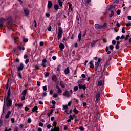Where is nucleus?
<instances>
[{"instance_id": "obj_24", "label": "nucleus", "mask_w": 131, "mask_h": 131, "mask_svg": "<svg viewBox=\"0 0 131 131\" xmlns=\"http://www.w3.org/2000/svg\"><path fill=\"white\" fill-rule=\"evenodd\" d=\"M58 2L59 7H62L63 2H62V0H58Z\"/></svg>"}, {"instance_id": "obj_25", "label": "nucleus", "mask_w": 131, "mask_h": 131, "mask_svg": "<svg viewBox=\"0 0 131 131\" xmlns=\"http://www.w3.org/2000/svg\"><path fill=\"white\" fill-rule=\"evenodd\" d=\"M78 40L80 41L81 40V32H80L78 36Z\"/></svg>"}, {"instance_id": "obj_49", "label": "nucleus", "mask_w": 131, "mask_h": 131, "mask_svg": "<svg viewBox=\"0 0 131 131\" xmlns=\"http://www.w3.org/2000/svg\"><path fill=\"white\" fill-rule=\"evenodd\" d=\"M41 65L43 66V67H47V64H46V63L45 62H42Z\"/></svg>"}, {"instance_id": "obj_13", "label": "nucleus", "mask_w": 131, "mask_h": 131, "mask_svg": "<svg viewBox=\"0 0 131 131\" xmlns=\"http://www.w3.org/2000/svg\"><path fill=\"white\" fill-rule=\"evenodd\" d=\"M11 113H12V112L11 111H9L5 116V118H6L7 119H8V118H9L10 115H11Z\"/></svg>"}, {"instance_id": "obj_46", "label": "nucleus", "mask_w": 131, "mask_h": 131, "mask_svg": "<svg viewBox=\"0 0 131 131\" xmlns=\"http://www.w3.org/2000/svg\"><path fill=\"white\" fill-rule=\"evenodd\" d=\"M122 33H125V27L122 28Z\"/></svg>"}, {"instance_id": "obj_2", "label": "nucleus", "mask_w": 131, "mask_h": 131, "mask_svg": "<svg viewBox=\"0 0 131 131\" xmlns=\"http://www.w3.org/2000/svg\"><path fill=\"white\" fill-rule=\"evenodd\" d=\"M95 27L96 29H102V28H106L107 27V23H104L103 25H100L99 24H96Z\"/></svg>"}, {"instance_id": "obj_7", "label": "nucleus", "mask_w": 131, "mask_h": 131, "mask_svg": "<svg viewBox=\"0 0 131 131\" xmlns=\"http://www.w3.org/2000/svg\"><path fill=\"white\" fill-rule=\"evenodd\" d=\"M53 7V3L51 1H49L48 3L47 8L48 9H51Z\"/></svg>"}, {"instance_id": "obj_63", "label": "nucleus", "mask_w": 131, "mask_h": 131, "mask_svg": "<svg viewBox=\"0 0 131 131\" xmlns=\"http://www.w3.org/2000/svg\"><path fill=\"white\" fill-rule=\"evenodd\" d=\"M81 77H82V78H85V75L84 74H82Z\"/></svg>"}, {"instance_id": "obj_14", "label": "nucleus", "mask_w": 131, "mask_h": 131, "mask_svg": "<svg viewBox=\"0 0 131 131\" xmlns=\"http://www.w3.org/2000/svg\"><path fill=\"white\" fill-rule=\"evenodd\" d=\"M100 92H97L96 94V101H99V100L100 99Z\"/></svg>"}, {"instance_id": "obj_38", "label": "nucleus", "mask_w": 131, "mask_h": 131, "mask_svg": "<svg viewBox=\"0 0 131 131\" xmlns=\"http://www.w3.org/2000/svg\"><path fill=\"white\" fill-rule=\"evenodd\" d=\"M74 92H76L77 91H78V86H75L74 88Z\"/></svg>"}, {"instance_id": "obj_61", "label": "nucleus", "mask_w": 131, "mask_h": 131, "mask_svg": "<svg viewBox=\"0 0 131 131\" xmlns=\"http://www.w3.org/2000/svg\"><path fill=\"white\" fill-rule=\"evenodd\" d=\"M42 63H47V59H43L42 61Z\"/></svg>"}, {"instance_id": "obj_56", "label": "nucleus", "mask_w": 131, "mask_h": 131, "mask_svg": "<svg viewBox=\"0 0 131 131\" xmlns=\"http://www.w3.org/2000/svg\"><path fill=\"white\" fill-rule=\"evenodd\" d=\"M37 85L38 86H40V82L37 81Z\"/></svg>"}, {"instance_id": "obj_41", "label": "nucleus", "mask_w": 131, "mask_h": 131, "mask_svg": "<svg viewBox=\"0 0 131 131\" xmlns=\"http://www.w3.org/2000/svg\"><path fill=\"white\" fill-rule=\"evenodd\" d=\"M79 129H80V130L83 131L84 130V128L82 126H80Z\"/></svg>"}, {"instance_id": "obj_15", "label": "nucleus", "mask_w": 131, "mask_h": 131, "mask_svg": "<svg viewBox=\"0 0 131 131\" xmlns=\"http://www.w3.org/2000/svg\"><path fill=\"white\" fill-rule=\"evenodd\" d=\"M97 41H98V40L94 41L93 40L91 43V46L92 47V48H93V47H95V46H96V43H97Z\"/></svg>"}, {"instance_id": "obj_45", "label": "nucleus", "mask_w": 131, "mask_h": 131, "mask_svg": "<svg viewBox=\"0 0 131 131\" xmlns=\"http://www.w3.org/2000/svg\"><path fill=\"white\" fill-rule=\"evenodd\" d=\"M116 13L117 15H120L121 11L120 10L118 9L117 10Z\"/></svg>"}, {"instance_id": "obj_48", "label": "nucleus", "mask_w": 131, "mask_h": 131, "mask_svg": "<svg viewBox=\"0 0 131 131\" xmlns=\"http://www.w3.org/2000/svg\"><path fill=\"white\" fill-rule=\"evenodd\" d=\"M69 119H70L71 120H73V117L72 116V115H70L69 116Z\"/></svg>"}, {"instance_id": "obj_37", "label": "nucleus", "mask_w": 131, "mask_h": 131, "mask_svg": "<svg viewBox=\"0 0 131 131\" xmlns=\"http://www.w3.org/2000/svg\"><path fill=\"white\" fill-rule=\"evenodd\" d=\"M21 101H24L25 100V96L23 95L20 98Z\"/></svg>"}, {"instance_id": "obj_42", "label": "nucleus", "mask_w": 131, "mask_h": 131, "mask_svg": "<svg viewBox=\"0 0 131 131\" xmlns=\"http://www.w3.org/2000/svg\"><path fill=\"white\" fill-rule=\"evenodd\" d=\"M39 45L41 47H43L45 43L43 42V41H40L39 43Z\"/></svg>"}, {"instance_id": "obj_33", "label": "nucleus", "mask_w": 131, "mask_h": 131, "mask_svg": "<svg viewBox=\"0 0 131 131\" xmlns=\"http://www.w3.org/2000/svg\"><path fill=\"white\" fill-rule=\"evenodd\" d=\"M54 111L53 109H51V110L50 111V114H48V116H51V115H52V114H53V112Z\"/></svg>"}, {"instance_id": "obj_29", "label": "nucleus", "mask_w": 131, "mask_h": 131, "mask_svg": "<svg viewBox=\"0 0 131 131\" xmlns=\"http://www.w3.org/2000/svg\"><path fill=\"white\" fill-rule=\"evenodd\" d=\"M99 62H97L96 63H95V69H96V70H97V69H98V67H99Z\"/></svg>"}, {"instance_id": "obj_26", "label": "nucleus", "mask_w": 131, "mask_h": 131, "mask_svg": "<svg viewBox=\"0 0 131 131\" xmlns=\"http://www.w3.org/2000/svg\"><path fill=\"white\" fill-rule=\"evenodd\" d=\"M113 16H114V11H113V10H112L111 13L109 14V16L110 18H111V17H113Z\"/></svg>"}, {"instance_id": "obj_9", "label": "nucleus", "mask_w": 131, "mask_h": 131, "mask_svg": "<svg viewBox=\"0 0 131 131\" xmlns=\"http://www.w3.org/2000/svg\"><path fill=\"white\" fill-rule=\"evenodd\" d=\"M78 86L80 89H82V90H84V91H85V89H86L85 85H83L81 84H79Z\"/></svg>"}, {"instance_id": "obj_39", "label": "nucleus", "mask_w": 131, "mask_h": 131, "mask_svg": "<svg viewBox=\"0 0 131 131\" xmlns=\"http://www.w3.org/2000/svg\"><path fill=\"white\" fill-rule=\"evenodd\" d=\"M23 41H24V42H28V39L24 38V39H23Z\"/></svg>"}, {"instance_id": "obj_55", "label": "nucleus", "mask_w": 131, "mask_h": 131, "mask_svg": "<svg viewBox=\"0 0 131 131\" xmlns=\"http://www.w3.org/2000/svg\"><path fill=\"white\" fill-rule=\"evenodd\" d=\"M115 48L117 50H118L119 49V45L116 44Z\"/></svg>"}, {"instance_id": "obj_47", "label": "nucleus", "mask_w": 131, "mask_h": 131, "mask_svg": "<svg viewBox=\"0 0 131 131\" xmlns=\"http://www.w3.org/2000/svg\"><path fill=\"white\" fill-rule=\"evenodd\" d=\"M18 76L19 77V78H21L22 77V75H21V73L19 72L18 73Z\"/></svg>"}, {"instance_id": "obj_22", "label": "nucleus", "mask_w": 131, "mask_h": 131, "mask_svg": "<svg viewBox=\"0 0 131 131\" xmlns=\"http://www.w3.org/2000/svg\"><path fill=\"white\" fill-rule=\"evenodd\" d=\"M105 51L107 52V55H110V54H111V51H109V48H108V47H106Z\"/></svg>"}, {"instance_id": "obj_36", "label": "nucleus", "mask_w": 131, "mask_h": 131, "mask_svg": "<svg viewBox=\"0 0 131 131\" xmlns=\"http://www.w3.org/2000/svg\"><path fill=\"white\" fill-rule=\"evenodd\" d=\"M35 69L36 70H39V65H36V66H35Z\"/></svg>"}, {"instance_id": "obj_17", "label": "nucleus", "mask_w": 131, "mask_h": 131, "mask_svg": "<svg viewBox=\"0 0 131 131\" xmlns=\"http://www.w3.org/2000/svg\"><path fill=\"white\" fill-rule=\"evenodd\" d=\"M69 72H70V70H69V67H67L64 70V73L66 75H67V74H68Z\"/></svg>"}, {"instance_id": "obj_20", "label": "nucleus", "mask_w": 131, "mask_h": 131, "mask_svg": "<svg viewBox=\"0 0 131 131\" xmlns=\"http://www.w3.org/2000/svg\"><path fill=\"white\" fill-rule=\"evenodd\" d=\"M52 79L53 81H55V82L58 80V78H57V76H56V75H53L52 76Z\"/></svg>"}, {"instance_id": "obj_58", "label": "nucleus", "mask_w": 131, "mask_h": 131, "mask_svg": "<svg viewBox=\"0 0 131 131\" xmlns=\"http://www.w3.org/2000/svg\"><path fill=\"white\" fill-rule=\"evenodd\" d=\"M71 103L72 102L71 101H69L68 103V104H67L68 105V106H71Z\"/></svg>"}, {"instance_id": "obj_1", "label": "nucleus", "mask_w": 131, "mask_h": 131, "mask_svg": "<svg viewBox=\"0 0 131 131\" xmlns=\"http://www.w3.org/2000/svg\"><path fill=\"white\" fill-rule=\"evenodd\" d=\"M11 97V89L9 88L7 92V96H6V106L8 108H10L12 106V100L10 99Z\"/></svg>"}, {"instance_id": "obj_5", "label": "nucleus", "mask_w": 131, "mask_h": 131, "mask_svg": "<svg viewBox=\"0 0 131 131\" xmlns=\"http://www.w3.org/2000/svg\"><path fill=\"white\" fill-rule=\"evenodd\" d=\"M24 12L25 13V15L27 17L29 16V14L30 13V11H29V9L28 8H25L24 9Z\"/></svg>"}, {"instance_id": "obj_8", "label": "nucleus", "mask_w": 131, "mask_h": 131, "mask_svg": "<svg viewBox=\"0 0 131 131\" xmlns=\"http://www.w3.org/2000/svg\"><path fill=\"white\" fill-rule=\"evenodd\" d=\"M24 68V66L23 63H20V66L18 67V71H22Z\"/></svg>"}, {"instance_id": "obj_28", "label": "nucleus", "mask_w": 131, "mask_h": 131, "mask_svg": "<svg viewBox=\"0 0 131 131\" xmlns=\"http://www.w3.org/2000/svg\"><path fill=\"white\" fill-rule=\"evenodd\" d=\"M62 107H63V110L68 109V105H67V104L63 105Z\"/></svg>"}, {"instance_id": "obj_40", "label": "nucleus", "mask_w": 131, "mask_h": 131, "mask_svg": "<svg viewBox=\"0 0 131 131\" xmlns=\"http://www.w3.org/2000/svg\"><path fill=\"white\" fill-rule=\"evenodd\" d=\"M50 16H51V14L49 13H46V16L47 18H50Z\"/></svg>"}, {"instance_id": "obj_19", "label": "nucleus", "mask_w": 131, "mask_h": 131, "mask_svg": "<svg viewBox=\"0 0 131 131\" xmlns=\"http://www.w3.org/2000/svg\"><path fill=\"white\" fill-rule=\"evenodd\" d=\"M89 64H90V68H92V69L93 68H94L95 66L94 65V62H93V61H91Z\"/></svg>"}, {"instance_id": "obj_32", "label": "nucleus", "mask_w": 131, "mask_h": 131, "mask_svg": "<svg viewBox=\"0 0 131 131\" xmlns=\"http://www.w3.org/2000/svg\"><path fill=\"white\" fill-rule=\"evenodd\" d=\"M114 49V46L112 45H110V50H111V51H113V49Z\"/></svg>"}, {"instance_id": "obj_21", "label": "nucleus", "mask_w": 131, "mask_h": 131, "mask_svg": "<svg viewBox=\"0 0 131 131\" xmlns=\"http://www.w3.org/2000/svg\"><path fill=\"white\" fill-rule=\"evenodd\" d=\"M38 109V107H37V106H35L33 108H32V112H36V111H37Z\"/></svg>"}, {"instance_id": "obj_51", "label": "nucleus", "mask_w": 131, "mask_h": 131, "mask_svg": "<svg viewBox=\"0 0 131 131\" xmlns=\"http://www.w3.org/2000/svg\"><path fill=\"white\" fill-rule=\"evenodd\" d=\"M28 123H31V119H30V118H29L28 119Z\"/></svg>"}, {"instance_id": "obj_53", "label": "nucleus", "mask_w": 131, "mask_h": 131, "mask_svg": "<svg viewBox=\"0 0 131 131\" xmlns=\"http://www.w3.org/2000/svg\"><path fill=\"white\" fill-rule=\"evenodd\" d=\"M29 62V59H27L25 61V63L26 64H28V63Z\"/></svg>"}, {"instance_id": "obj_23", "label": "nucleus", "mask_w": 131, "mask_h": 131, "mask_svg": "<svg viewBox=\"0 0 131 131\" xmlns=\"http://www.w3.org/2000/svg\"><path fill=\"white\" fill-rule=\"evenodd\" d=\"M26 94H27V89H26L25 90H24L22 92L21 95H23V96H26Z\"/></svg>"}, {"instance_id": "obj_18", "label": "nucleus", "mask_w": 131, "mask_h": 131, "mask_svg": "<svg viewBox=\"0 0 131 131\" xmlns=\"http://www.w3.org/2000/svg\"><path fill=\"white\" fill-rule=\"evenodd\" d=\"M54 8L56 11H58L59 9H60V7H59V5L58 4L54 5Z\"/></svg>"}, {"instance_id": "obj_52", "label": "nucleus", "mask_w": 131, "mask_h": 131, "mask_svg": "<svg viewBox=\"0 0 131 131\" xmlns=\"http://www.w3.org/2000/svg\"><path fill=\"white\" fill-rule=\"evenodd\" d=\"M124 38H125V36H124V35H122L120 39H123Z\"/></svg>"}, {"instance_id": "obj_62", "label": "nucleus", "mask_w": 131, "mask_h": 131, "mask_svg": "<svg viewBox=\"0 0 131 131\" xmlns=\"http://www.w3.org/2000/svg\"><path fill=\"white\" fill-rule=\"evenodd\" d=\"M43 90L47 91V86H43Z\"/></svg>"}, {"instance_id": "obj_4", "label": "nucleus", "mask_w": 131, "mask_h": 131, "mask_svg": "<svg viewBox=\"0 0 131 131\" xmlns=\"http://www.w3.org/2000/svg\"><path fill=\"white\" fill-rule=\"evenodd\" d=\"M7 20H9V18H7V19L4 18H0V27H3V26H4V23L6 22Z\"/></svg>"}, {"instance_id": "obj_3", "label": "nucleus", "mask_w": 131, "mask_h": 131, "mask_svg": "<svg viewBox=\"0 0 131 131\" xmlns=\"http://www.w3.org/2000/svg\"><path fill=\"white\" fill-rule=\"evenodd\" d=\"M62 34H63V29L61 27H58V33L57 34L58 39H60L62 38Z\"/></svg>"}, {"instance_id": "obj_16", "label": "nucleus", "mask_w": 131, "mask_h": 131, "mask_svg": "<svg viewBox=\"0 0 131 131\" xmlns=\"http://www.w3.org/2000/svg\"><path fill=\"white\" fill-rule=\"evenodd\" d=\"M59 47L61 50V51H62L63 49H65V45L64 44L61 43L59 45Z\"/></svg>"}, {"instance_id": "obj_50", "label": "nucleus", "mask_w": 131, "mask_h": 131, "mask_svg": "<svg viewBox=\"0 0 131 131\" xmlns=\"http://www.w3.org/2000/svg\"><path fill=\"white\" fill-rule=\"evenodd\" d=\"M52 103L53 104V106H55V105H56V101L55 100H52Z\"/></svg>"}, {"instance_id": "obj_64", "label": "nucleus", "mask_w": 131, "mask_h": 131, "mask_svg": "<svg viewBox=\"0 0 131 131\" xmlns=\"http://www.w3.org/2000/svg\"><path fill=\"white\" fill-rule=\"evenodd\" d=\"M51 124H48V125H47V128H49V129H50V128H51Z\"/></svg>"}, {"instance_id": "obj_6", "label": "nucleus", "mask_w": 131, "mask_h": 131, "mask_svg": "<svg viewBox=\"0 0 131 131\" xmlns=\"http://www.w3.org/2000/svg\"><path fill=\"white\" fill-rule=\"evenodd\" d=\"M63 96H64L67 98H70V94L69 93V92H68V91L66 90L64 91V92L63 93Z\"/></svg>"}, {"instance_id": "obj_27", "label": "nucleus", "mask_w": 131, "mask_h": 131, "mask_svg": "<svg viewBox=\"0 0 131 131\" xmlns=\"http://www.w3.org/2000/svg\"><path fill=\"white\" fill-rule=\"evenodd\" d=\"M15 106H17V107H23V104L22 103H16L15 104Z\"/></svg>"}, {"instance_id": "obj_57", "label": "nucleus", "mask_w": 131, "mask_h": 131, "mask_svg": "<svg viewBox=\"0 0 131 131\" xmlns=\"http://www.w3.org/2000/svg\"><path fill=\"white\" fill-rule=\"evenodd\" d=\"M39 126H43V123H42V122L39 123Z\"/></svg>"}, {"instance_id": "obj_31", "label": "nucleus", "mask_w": 131, "mask_h": 131, "mask_svg": "<svg viewBox=\"0 0 131 131\" xmlns=\"http://www.w3.org/2000/svg\"><path fill=\"white\" fill-rule=\"evenodd\" d=\"M53 131H59L60 130V129L58 127H54V128H53Z\"/></svg>"}, {"instance_id": "obj_30", "label": "nucleus", "mask_w": 131, "mask_h": 131, "mask_svg": "<svg viewBox=\"0 0 131 131\" xmlns=\"http://www.w3.org/2000/svg\"><path fill=\"white\" fill-rule=\"evenodd\" d=\"M102 83H103V81L102 80L99 81L98 82V85H99V86H101Z\"/></svg>"}, {"instance_id": "obj_11", "label": "nucleus", "mask_w": 131, "mask_h": 131, "mask_svg": "<svg viewBox=\"0 0 131 131\" xmlns=\"http://www.w3.org/2000/svg\"><path fill=\"white\" fill-rule=\"evenodd\" d=\"M56 88L57 89L58 94H61L62 90H61V89L59 86V85H56Z\"/></svg>"}, {"instance_id": "obj_43", "label": "nucleus", "mask_w": 131, "mask_h": 131, "mask_svg": "<svg viewBox=\"0 0 131 131\" xmlns=\"http://www.w3.org/2000/svg\"><path fill=\"white\" fill-rule=\"evenodd\" d=\"M115 7L113 5H111L110 7L108 8L109 11L111 10L112 9H114Z\"/></svg>"}, {"instance_id": "obj_34", "label": "nucleus", "mask_w": 131, "mask_h": 131, "mask_svg": "<svg viewBox=\"0 0 131 131\" xmlns=\"http://www.w3.org/2000/svg\"><path fill=\"white\" fill-rule=\"evenodd\" d=\"M18 48L20 51H21V50H22L23 51H24V50H25V48H24V47L18 46Z\"/></svg>"}, {"instance_id": "obj_12", "label": "nucleus", "mask_w": 131, "mask_h": 131, "mask_svg": "<svg viewBox=\"0 0 131 131\" xmlns=\"http://www.w3.org/2000/svg\"><path fill=\"white\" fill-rule=\"evenodd\" d=\"M68 5H69V9L71 10L72 12L73 11V7H72V4L70 2L68 3Z\"/></svg>"}, {"instance_id": "obj_10", "label": "nucleus", "mask_w": 131, "mask_h": 131, "mask_svg": "<svg viewBox=\"0 0 131 131\" xmlns=\"http://www.w3.org/2000/svg\"><path fill=\"white\" fill-rule=\"evenodd\" d=\"M59 84L62 89H64L65 86H66V84L63 82V81H60L59 82Z\"/></svg>"}, {"instance_id": "obj_59", "label": "nucleus", "mask_w": 131, "mask_h": 131, "mask_svg": "<svg viewBox=\"0 0 131 131\" xmlns=\"http://www.w3.org/2000/svg\"><path fill=\"white\" fill-rule=\"evenodd\" d=\"M49 73H46L45 74V77H48V76H49Z\"/></svg>"}, {"instance_id": "obj_60", "label": "nucleus", "mask_w": 131, "mask_h": 131, "mask_svg": "<svg viewBox=\"0 0 131 131\" xmlns=\"http://www.w3.org/2000/svg\"><path fill=\"white\" fill-rule=\"evenodd\" d=\"M112 43H113V45H115L116 43V40H113L112 41Z\"/></svg>"}, {"instance_id": "obj_35", "label": "nucleus", "mask_w": 131, "mask_h": 131, "mask_svg": "<svg viewBox=\"0 0 131 131\" xmlns=\"http://www.w3.org/2000/svg\"><path fill=\"white\" fill-rule=\"evenodd\" d=\"M73 112H75L76 113V114H78V112H79V111H78V110H76V108H74Z\"/></svg>"}, {"instance_id": "obj_44", "label": "nucleus", "mask_w": 131, "mask_h": 131, "mask_svg": "<svg viewBox=\"0 0 131 131\" xmlns=\"http://www.w3.org/2000/svg\"><path fill=\"white\" fill-rule=\"evenodd\" d=\"M58 96V93H54L53 95V98H57Z\"/></svg>"}, {"instance_id": "obj_54", "label": "nucleus", "mask_w": 131, "mask_h": 131, "mask_svg": "<svg viewBox=\"0 0 131 131\" xmlns=\"http://www.w3.org/2000/svg\"><path fill=\"white\" fill-rule=\"evenodd\" d=\"M11 122L12 123H14L15 122V119H14V118H11Z\"/></svg>"}]
</instances>
